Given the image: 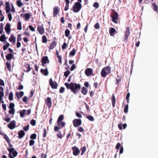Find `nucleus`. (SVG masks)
<instances>
[{
  "label": "nucleus",
  "instance_id": "1",
  "mask_svg": "<svg viewBox=\"0 0 158 158\" xmlns=\"http://www.w3.org/2000/svg\"><path fill=\"white\" fill-rule=\"evenodd\" d=\"M64 85L67 89H70L74 94L78 93L81 88V85L75 82H71L70 83H65Z\"/></svg>",
  "mask_w": 158,
  "mask_h": 158
},
{
  "label": "nucleus",
  "instance_id": "2",
  "mask_svg": "<svg viewBox=\"0 0 158 158\" xmlns=\"http://www.w3.org/2000/svg\"><path fill=\"white\" fill-rule=\"evenodd\" d=\"M81 8V4L80 3L77 2L73 5V9L74 12L77 13L79 11Z\"/></svg>",
  "mask_w": 158,
  "mask_h": 158
},
{
  "label": "nucleus",
  "instance_id": "3",
  "mask_svg": "<svg viewBox=\"0 0 158 158\" xmlns=\"http://www.w3.org/2000/svg\"><path fill=\"white\" fill-rule=\"evenodd\" d=\"M118 13L114 12L113 14L111 16V17L112 18V21L116 23H118L117 20L118 19Z\"/></svg>",
  "mask_w": 158,
  "mask_h": 158
},
{
  "label": "nucleus",
  "instance_id": "4",
  "mask_svg": "<svg viewBox=\"0 0 158 158\" xmlns=\"http://www.w3.org/2000/svg\"><path fill=\"white\" fill-rule=\"evenodd\" d=\"M12 146L10 144V158H14L17 156L18 152L13 148H11Z\"/></svg>",
  "mask_w": 158,
  "mask_h": 158
},
{
  "label": "nucleus",
  "instance_id": "5",
  "mask_svg": "<svg viewBox=\"0 0 158 158\" xmlns=\"http://www.w3.org/2000/svg\"><path fill=\"white\" fill-rule=\"evenodd\" d=\"M73 126L77 127L81 124V119H75L73 121Z\"/></svg>",
  "mask_w": 158,
  "mask_h": 158
},
{
  "label": "nucleus",
  "instance_id": "6",
  "mask_svg": "<svg viewBox=\"0 0 158 158\" xmlns=\"http://www.w3.org/2000/svg\"><path fill=\"white\" fill-rule=\"evenodd\" d=\"M42 65L43 66H45V64L46 63H49V60L47 56H44L41 59Z\"/></svg>",
  "mask_w": 158,
  "mask_h": 158
},
{
  "label": "nucleus",
  "instance_id": "7",
  "mask_svg": "<svg viewBox=\"0 0 158 158\" xmlns=\"http://www.w3.org/2000/svg\"><path fill=\"white\" fill-rule=\"evenodd\" d=\"M49 85L52 88L56 89L57 88V85L56 82H53L52 78H50L49 80Z\"/></svg>",
  "mask_w": 158,
  "mask_h": 158
},
{
  "label": "nucleus",
  "instance_id": "8",
  "mask_svg": "<svg viewBox=\"0 0 158 158\" xmlns=\"http://www.w3.org/2000/svg\"><path fill=\"white\" fill-rule=\"evenodd\" d=\"M72 149L73 151V154L75 156H77L80 152L79 149L76 146L73 147L72 148Z\"/></svg>",
  "mask_w": 158,
  "mask_h": 158
},
{
  "label": "nucleus",
  "instance_id": "9",
  "mask_svg": "<svg viewBox=\"0 0 158 158\" xmlns=\"http://www.w3.org/2000/svg\"><path fill=\"white\" fill-rule=\"evenodd\" d=\"M85 73L88 77L93 75V70L91 68H87L85 70Z\"/></svg>",
  "mask_w": 158,
  "mask_h": 158
},
{
  "label": "nucleus",
  "instance_id": "10",
  "mask_svg": "<svg viewBox=\"0 0 158 158\" xmlns=\"http://www.w3.org/2000/svg\"><path fill=\"white\" fill-rule=\"evenodd\" d=\"M37 31L40 35H43L44 32V29L43 26L39 25L37 27Z\"/></svg>",
  "mask_w": 158,
  "mask_h": 158
},
{
  "label": "nucleus",
  "instance_id": "11",
  "mask_svg": "<svg viewBox=\"0 0 158 158\" xmlns=\"http://www.w3.org/2000/svg\"><path fill=\"white\" fill-rule=\"evenodd\" d=\"M46 103L47 105L49 108H50L52 106L51 99L50 97H48L46 98Z\"/></svg>",
  "mask_w": 158,
  "mask_h": 158
},
{
  "label": "nucleus",
  "instance_id": "12",
  "mask_svg": "<svg viewBox=\"0 0 158 158\" xmlns=\"http://www.w3.org/2000/svg\"><path fill=\"white\" fill-rule=\"evenodd\" d=\"M130 28L129 27H127L126 28V31L125 32V40L127 39L128 37L130 34Z\"/></svg>",
  "mask_w": 158,
  "mask_h": 158
},
{
  "label": "nucleus",
  "instance_id": "13",
  "mask_svg": "<svg viewBox=\"0 0 158 158\" xmlns=\"http://www.w3.org/2000/svg\"><path fill=\"white\" fill-rule=\"evenodd\" d=\"M15 95L18 99L19 100L23 95L24 93L23 91L17 92L16 93Z\"/></svg>",
  "mask_w": 158,
  "mask_h": 158
},
{
  "label": "nucleus",
  "instance_id": "14",
  "mask_svg": "<svg viewBox=\"0 0 158 158\" xmlns=\"http://www.w3.org/2000/svg\"><path fill=\"white\" fill-rule=\"evenodd\" d=\"M15 104L14 103H10V114H13L15 112V110L14 108Z\"/></svg>",
  "mask_w": 158,
  "mask_h": 158
},
{
  "label": "nucleus",
  "instance_id": "15",
  "mask_svg": "<svg viewBox=\"0 0 158 158\" xmlns=\"http://www.w3.org/2000/svg\"><path fill=\"white\" fill-rule=\"evenodd\" d=\"M60 10L58 7L55 6L53 10V15L54 16H55L59 12Z\"/></svg>",
  "mask_w": 158,
  "mask_h": 158
},
{
  "label": "nucleus",
  "instance_id": "16",
  "mask_svg": "<svg viewBox=\"0 0 158 158\" xmlns=\"http://www.w3.org/2000/svg\"><path fill=\"white\" fill-rule=\"evenodd\" d=\"M31 16V14L27 13L24 14V20L27 21L28 20Z\"/></svg>",
  "mask_w": 158,
  "mask_h": 158
},
{
  "label": "nucleus",
  "instance_id": "17",
  "mask_svg": "<svg viewBox=\"0 0 158 158\" xmlns=\"http://www.w3.org/2000/svg\"><path fill=\"white\" fill-rule=\"evenodd\" d=\"M6 12V13H8L10 11V5L9 2H5Z\"/></svg>",
  "mask_w": 158,
  "mask_h": 158
},
{
  "label": "nucleus",
  "instance_id": "18",
  "mask_svg": "<svg viewBox=\"0 0 158 158\" xmlns=\"http://www.w3.org/2000/svg\"><path fill=\"white\" fill-rule=\"evenodd\" d=\"M5 28L6 33L9 34L10 32V23H7L5 27Z\"/></svg>",
  "mask_w": 158,
  "mask_h": 158
},
{
  "label": "nucleus",
  "instance_id": "19",
  "mask_svg": "<svg viewBox=\"0 0 158 158\" xmlns=\"http://www.w3.org/2000/svg\"><path fill=\"white\" fill-rule=\"evenodd\" d=\"M19 139L22 138L25 135V133L23 130H21L19 131Z\"/></svg>",
  "mask_w": 158,
  "mask_h": 158
},
{
  "label": "nucleus",
  "instance_id": "20",
  "mask_svg": "<svg viewBox=\"0 0 158 158\" xmlns=\"http://www.w3.org/2000/svg\"><path fill=\"white\" fill-rule=\"evenodd\" d=\"M111 101L113 107H114L115 106L116 99L114 94H113L112 95L111 97Z\"/></svg>",
  "mask_w": 158,
  "mask_h": 158
},
{
  "label": "nucleus",
  "instance_id": "21",
  "mask_svg": "<svg viewBox=\"0 0 158 158\" xmlns=\"http://www.w3.org/2000/svg\"><path fill=\"white\" fill-rule=\"evenodd\" d=\"M40 72L41 73L44 74L45 76H47L48 75V72L47 68H46L45 69H41L40 70Z\"/></svg>",
  "mask_w": 158,
  "mask_h": 158
},
{
  "label": "nucleus",
  "instance_id": "22",
  "mask_svg": "<svg viewBox=\"0 0 158 158\" xmlns=\"http://www.w3.org/2000/svg\"><path fill=\"white\" fill-rule=\"evenodd\" d=\"M81 92L84 95H85L87 93L88 89L85 87H83L81 88Z\"/></svg>",
  "mask_w": 158,
  "mask_h": 158
},
{
  "label": "nucleus",
  "instance_id": "23",
  "mask_svg": "<svg viewBox=\"0 0 158 158\" xmlns=\"http://www.w3.org/2000/svg\"><path fill=\"white\" fill-rule=\"evenodd\" d=\"M25 68L26 70L24 71L27 72H29L31 70L30 64H25Z\"/></svg>",
  "mask_w": 158,
  "mask_h": 158
},
{
  "label": "nucleus",
  "instance_id": "24",
  "mask_svg": "<svg viewBox=\"0 0 158 158\" xmlns=\"http://www.w3.org/2000/svg\"><path fill=\"white\" fill-rule=\"evenodd\" d=\"M64 116L63 115H60L58 118L57 120V123H58V126H59L60 123L61 121L63 119Z\"/></svg>",
  "mask_w": 158,
  "mask_h": 158
},
{
  "label": "nucleus",
  "instance_id": "25",
  "mask_svg": "<svg viewBox=\"0 0 158 158\" xmlns=\"http://www.w3.org/2000/svg\"><path fill=\"white\" fill-rule=\"evenodd\" d=\"M15 121L13 120L10 122V130H12L15 127Z\"/></svg>",
  "mask_w": 158,
  "mask_h": 158
},
{
  "label": "nucleus",
  "instance_id": "26",
  "mask_svg": "<svg viewBox=\"0 0 158 158\" xmlns=\"http://www.w3.org/2000/svg\"><path fill=\"white\" fill-rule=\"evenodd\" d=\"M56 43L55 41L52 42L50 44L49 47V49L50 50L53 49L56 46Z\"/></svg>",
  "mask_w": 158,
  "mask_h": 158
},
{
  "label": "nucleus",
  "instance_id": "27",
  "mask_svg": "<svg viewBox=\"0 0 158 158\" xmlns=\"http://www.w3.org/2000/svg\"><path fill=\"white\" fill-rule=\"evenodd\" d=\"M107 72V73L110 74V72L111 68L109 66H107L103 68Z\"/></svg>",
  "mask_w": 158,
  "mask_h": 158
},
{
  "label": "nucleus",
  "instance_id": "28",
  "mask_svg": "<svg viewBox=\"0 0 158 158\" xmlns=\"http://www.w3.org/2000/svg\"><path fill=\"white\" fill-rule=\"evenodd\" d=\"M101 76L102 77H105L107 74H108L107 73V72L104 69H102L101 72Z\"/></svg>",
  "mask_w": 158,
  "mask_h": 158
},
{
  "label": "nucleus",
  "instance_id": "29",
  "mask_svg": "<svg viewBox=\"0 0 158 158\" xmlns=\"http://www.w3.org/2000/svg\"><path fill=\"white\" fill-rule=\"evenodd\" d=\"M116 32V30L114 28H111L110 31V34L111 36L114 35V33Z\"/></svg>",
  "mask_w": 158,
  "mask_h": 158
},
{
  "label": "nucleus",
  "instance_id": "30",
  "mask_svg": "<svg viewBox=\"0 0 158 158\" xmlns=\"http://www.w3.org/2000/svg\"><path fill=\"white\" fill-rule=\"evenodd\" d=\"M3 138L5 139L6 141L7 142L9 146H10V141L7 135L6 134H4L3 135Z\"/></svg>",
  "mask_w": 158,
  "mask_h": 158
},
{
  "label": "nucleus",
  "instance_id": "31",
  "mask_svg": "<svg viewBox=\"0 0 158 158\" xmlns=\"http://www.w3.org/2000/svg\"><path fill=\"white\" fill-rule=\"evenodd\" d=\"M152 6L153 7V9L155 11H158V6L154 3L152 4Z\"/></svg>",
  "mask_w": 158,
  "mask_h": 158
},
{
  "label": "nucleus",
  "instance_id": "32",
  "mask_svg": "<svg viewBox=\"0 0 158 158\" xmlns=\"http://www.w3.org/2000/svg\"><path fill=\"white\" fill-rule=\"evenodd\" d=\"M17 29L19 30H21L22 29L21 23L20 21H19L17 23Z\"/></svg>",
  "mask_w": 158,
  "mask_h": 158
},
{
  "label": "nucleus",
  "instance_id": "33",
  "mask_svg": "<svg viewBox=\"0 0 158 158\" xmlns=\"http://www.w3.org/2000/svg\"><path fill=\"white\" fill-rule=\"evenodd\" d=\"M16 3L19 7H21L23 5V4L21 2V0H18L16 1Z\"/></svg>",
  "mask_w": 158,
  "mask_h": 158
},
{
  "label": "nucleus",
  "instance_id": "34",
  "mask_svg": "<svg viewBox=\"0 0 158 158\" xmlns=\"http://www.w3.org/2000/svg\"><path fill=\"white\" fill-rule=\"evenodd\" d=\"M26 114V110H23L20 112V115L21 118H23Z\"/></svg>",
  "mask_w": 158,
  "mask_h": 158
},
{
  "label": "nucleus",
  "instance_id": "35",
  "mask_svg": "<svg viewBox=\"0 0 158 158\" xmlns=\"http://www.w3.org/2000/svg\"><path fill=\"white\" fill-rule=\"evenodd\" d=\"M81 155H82L86 150V146H85L81 148Z\"/></svg>",
  "mask_w": 158,
  "mask_h": 158
},
{
  "label": "nucleus",
  "instance_id": "36",
  "mask_svg": "<svg viewBox=\"0 0 158 158\" xmlns=\"http://www.w3.org/2000/svg\"><path fill=\"white\" fill-rule=\"evenodd\" d=\"M42 42L43 43H47V39L45 35H44L42 36Z\"/></svg>",
  "mask_w": 158,
  "mask_h": 158
},
{
  "label": "nucleus",
  "instance_id": "37",
  "mask_svg": "<svg viewBox=\"0 0 158 158\" xmlns=\"http://www.w3.org/2000/svg\"><path fill=\"white\" fill-rule=\"evenodd\" d=\"M15 37H14L13 35H11L10 36V42L13 41V43H15Z\"/></svg>",
  "mask_w": 158,
  "mask_h": 158
},
{
  "label": "nucleus",
  "instance_id": "38",
  "mask_svg": "<svg viewBox=\"0 0 158 158\" xmlns=\"http://www.w3.org/2000/svg\"><path fill=\"white\" fill-rule=\"evenodd\" d=\"M76 50L75 49H73L72 51H71L69 53V55L72 56H74L76 53Z\"/></svg>",
  "mask_w": 158,
  "mask_h": 158
},
{
  "label": "nucleus",
  "instance_id": "39",
  "mask_svg": "<svg viewBox=\"0 0 158 158\" xmlns=\"http://www.w3.org/2000/svg\"><path fill=\"white\" fill-rule=\"evenodd\" d=\"M86 117L90 121H93L94 120V117L91 115H88Z\"/></svg>",
  "mask_w": 158,
  "mask_h": 158
},
{
  "label": "nucleus",
  "instance_id": "40",
  "mask_svg": "<svg viewBox=\"0 0 158 158\" xmlns=\"http://www.w3.org/2000/svg\"><path fill=\"white\" fill-rule=\"evenodd\" d=\"M70 33L69 30L68 29H66L65 31V35L67 37H68Z\"/></svg>",
  "mask_w": 158,
  "mask_h": 158
},
{
  "label": "nucleus",
  "instance_id": "41",
  "mask_svg": "<svg viewBox=\"0 0 158 158\" xmlns=\"http://www.w3.org/2000/svg\"><path fill=\"white\" fill-rule=\"evenodd\" d=\"M94 27L96 29H99L100 27L99 23H97L94 25Z\"/></svg>",
  "mask_w": 158,
  "mask_h": 158
},
{
  "label": "nucleus",
  "instance_id": "42",
  "mask_svg": "<svg viewBox=\"0 0 158 158\" xmlns=\"http://www.w3.org/2000/svg\"><path fill=\"white\" fill-rule=\"evenodd\" d=\"M93 6L94 7L97 9L98 8V7L99 6V4L98 2H95L93 4Z\"/></svg>",
  "mask_w": 158,
  "mask_h": 158
},
{
  "label": "nucleus",
  "instance_id": "43",
  "mask_svg": "<svg viewBox=\"0 0 158 158\" xmlns=\"http://www.w3.org/2000/svg\"><path fill=\"white\" fill-rule=\"evenodd\" d=\"M70 72L69 71V70H67L64 73V76L66 77H68V76L70 74Z\"/></svg>",
  "mask_w": 158,
  "mask_h": 158
},
{
  "label": "nucleus",
  "instance_id": "44",
  "mask_svg": "<svg viewBox=\"0 0 158 158\" xmlns=\"http://www.w3.org/2000/svg\"><path fill=\"white\" fill-rule=\"evenodd\" d=\"M36 138V135L35 134H33L31 135L30 138L32 139H35Z\"/></svg>",
  "mask_w": 158,
  "mask_h": 158
},
{
  "label": "nucleus",
  "instance_id": "45",
  "mask_svg": "<svg viewBox=\"0 0 158 158\" xmlns=\"http://www.w3.org/2000/svg\"><path fill=\"white\" fill-rule=\"evenodd\" d=\"M24 34L25 35H29L30 34V32L29 31L28 29V28H27L25 32H24Z\"/></svg>",
  "mask_w": 158,
  "mask_h": 158
},
{
  "label": "nucleus",
  "instance_id": "46",
  "mask_svg": "<svg viewBox=\"0 0 158 158\" xmlns=\"http://www.w3.org/2000/svg\"><path fill=\"white\" fill-rule=\"evenodd\" d=\"M128 105H126L125 107L124 108V111L126 113H127L128 112Z\"/></svg>",
  "mask_w": 158,
  "mask_h": 158
},
{
  "label": "nucleus",
  "instance_id": "47",
  "mask_svg": "<svg viewBox=\"0 0 158 158\" xmlns=\"http://www.w3.org/2000/svg\"><path fill=\"white\" fill-rule=\"evenodd\" d=\"M43 137L44 138H45L46 136V130L45 128H43Z\"/></svg>",
  "mask_w": 158,
  "mask_h": 158
},
{
  "label": "nucleus",
  "instance_id": "48",
  "mask_svg": "<svg viewBox=\"0 0 158 158\" xmlns=\"http://www.w3.org/2000/svg\"><path fill=\"white\" fill-rule=\"evenodd\" d=\"M22 40L21 37V34H19L18 35L17 37V41L18 42V41L19 42L20 41H21Z\"/></svg>",
  "mask_w": 158,
  "mask_h": 158
},
{
  "label": "nucleus",
  "instance_id": "49",
  "mask_svg": "<svg viewBox=\"0 0 158 158\" xmlns=\"http://www.w3.org/2000/svg\"><path fill=\"white\" fill-rule=\"evenodd\" d=\"M30 123L32 126H35L36 124V121L34 119L31 120V121Z\"/></svg>",
  "mask_w": 158,
  "mask_h": 158
},
{
  "label": "nucleus",
  "instance_id": "50",
  "mask_svg": "<svg viewBox=\"0 0 158 158\" xmlns=\"http://www.w3.org/2000/svg\"><path fill=\"white\" fill-rule=\"evenodd\" d=\"M29 128V125H28L27 126H24L23 127V129L24 130L26 131H27Z\"/></svg>",
  "mask_w": 158,
  "mask_h": 158
},
{
  "label": "nucleus",
  "instance_id": "51",
  "mask_svg": "<svg viewBox=\"0 0 158 158\" xmlns=\"http://www.w3.org/2000/svg\"><path fill=\"white\" fill-rule=\"evenodd\" d=\"M5 40V36L4 35H1L0 38V40L1 41H4Z\"/></svg>",
  "mask_w": 158,
  "mask_h": 158
},
{
  "label": "nucleus",
  "instance_id": "52",
  "mask_svg": "<svg viewBox=\"0 0 158 158\" xmlns=\"http://www.w3.org/2000/svg\"><path fill=\"white\" fill-rule=\"evenodd\" d=\"M67 46L68 45L66 43H64L63 45L62 46V49H66Z\"/></svg>",
  "mask_w": 158,
  "mask_h": 158
},
{
  "label": "nucleus",
  "instance_id": "53",
  "mask_svg": "<svg viewBox=\"0 0 158 158\" xmlns=\"http://www.w3.org/2000/svg\"><path fill=\"white\" fill-rule=\"evenodd\" d=\"M65 89L64 87H61L59 90V92L60 93H63Z\"/></svg>",
  "mask_w": 158,
  "mask_h": 158
},
{
  "label": "nucleus",
  "instance_id": "54",
  "mask_svg": "<svg viewBox=\"0 0 158 158\" xmlns=\"http://www.w3.org/2000/svg\"><path fill=\"white\" fill-rule=\"evenodd\" d=\"M130 93H128L127 94V96H126V99L127 101V103H128L129 102V97H130Z\"/></svg>",
  "mask_w": 158,
  "mask_h": 158
},
{
  "label": "nucleus",
  "instance_id": "55",
  "mask_svg": "<svg viewBox=\"0 0 158 158\" xmlns=\"http://www.w3.org/2000/svg\"><path fill=\"white\" fill-rule=\"evenodd\" d=\"M3 25L2 24V23H1L0 24V33L2 34L3 32Z\"/></svg>",
  "mask_w": 158,
  "mask_h": 158
},
{
  "label": "nucleus",
  "instance_id": "56",
  "mask_svg": "<svg viewBox=\"0 0 158 158\" xmlns=\"http://www.w3.org/2000/svg\"><path fill=\"white\" fill-rule=\"evenodd\" d=\"M57 136L60 138H61L63 137L60 131L57 134Z\"/></svg>",
  "mask_w": 158,
  "mask_h": 158
},
{
  "label": "nucleus",
  "instance_id": "57",
  "mask_svg": "<svg viewBox=\"0 0 158 158\" xmlns=\"http://www.w3.org/2000/svg\"><path fill=\"white\" fill-rule=\"evenodd\" d=\"M11 8H10V11L13 13H14L15 12V9L13 5V4H11Z\"/></svg>",
  "mask_w": 158,
  "mask_h": 158
},
{
  "label": "nucleus",
  "instance_id": "58",
  "mask_svg": "<svg viewBox=\"0 0 158 158\" xmlns=\"http://www.w3.org/2000/svg\"><path fill=\"white\" fill-rule=\"evenodd\" d=\"M120 146H121L120 143H118L116 144V147H115V148L116 149H117V150H118L119 149V148H120Z\"/></svg>",
  "mask_w": 158,
  "mask_h": 158
},
{
  "label": "nucleus",
  "instance_id": "59",
  "mask_svg": "<svg viewBox=\"0 0 158 158\" xmlns=\"http://www.w3.org/2000/svg\"><path fill=\"white\" fill-rule=\"evenodd\" d=\"M29 29L32 31H35V30L34 27H33L32 26L29 25Z\"/></svg>",
  "mask_w": 158,
  "mask_h": 158
},
{
  "label": "nucleus",
  "instance_id": "60",
  "mask_svg": "<svg viewBox=\"0 0 158 158\" xmlns=\"http://www.w3.org/2000/svg\"><path fill=\"white\" fill-rule=\"evenodd\" d=\"M35 143V141L33 140H31L29 141V145L30 146L33 145Z\"/></svg>",
  "mask_w": 158,
  "mask_h": 158
},
{
  "label": "nucleus",
  "instance_id": "61",
  "mask_svg": "<svg viewBox=\"0 0 158 158\" xmlns=\"http://www.w3.org/2000/svg\"><path fill=\"white\" fill-rule=\"evenodd\" d=\"M27 97L26 96H24L23 99V101L25 102H27Z\"/></svg>",
  "mask_w": 158,
  "mask_h": 158
},
{
  "label": "nucleus",
  "instance_id": "62",
  "mask_svg": "<svg viewBox=\"0 0 158 158\" xmlns=\"http://www.w3.org/2000/svg\"><path fill=\"white\" fill-rule=\"evenodd\" d=\"M76 116L78 118H81L82 117L81 114L77 112L76 113Z\"/></svg>",
  "mask_w": 158,
  "mask_h": 158
},
{
  "label": "nucleus",
  "instance_id": "63",
  "mask_svg": "<svg viewBox=\"0 0 158 158\" xmlns=\"http://www.w3.org/2000/svg\"><path fill=\"white\" fill-rule=\"evenodd\" d=\"M78 131L81 132H83L84 131V130L81 127H80L78 129Z\"/></svg>",
  "mask_w": 158,
  "mask_h": 158
},
{
  "label": "nucleus",
  "instance_id": "64",
  "mask_svg": "<svg viewBox=\"0 0 158 158\" xmlns=\"http://www.w3.org/2000/svg\"><path fill=\"white\" fill-rule=\"evenodd\" d=\"M75 67H76V66H75V64H73L72 65L70 69V70L71 71H73L75 68Z\"/></svg>",
  "mask_w": 158,
  "mask_h": 158
}]
</instances>
